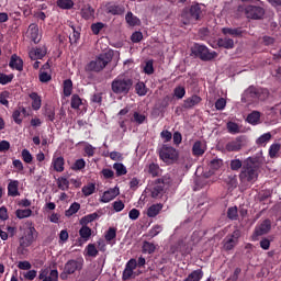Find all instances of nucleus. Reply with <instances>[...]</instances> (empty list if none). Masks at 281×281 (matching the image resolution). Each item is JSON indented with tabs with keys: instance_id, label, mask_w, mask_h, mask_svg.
<instances>
[{
	"instance_id": "obj_19",
	"label": "nucleus",
	"mask_w": 281,
	"mask_h": 281,
	"mask_svg": "<svg viewBox=\"0 0 281 281\" xmlns=\"http://www.w3.org/2000/svg\"><path fill=\"white\" fill-rule=\"evenodd\" d=\"M9 68L23 71V59L16 54L11 55V60H9Z\"/></svg>"
},
{
	"instance_id": "obj_27",
	"label": "nucleus",
	"mask_w": 281,
	"mask_h": 281,
	"mask_svg": "<svg viewBox=\"0 0 281 281\" xmlns=\"http://www.w3.org/2000/svg\"><path fill=\"white\" fill-rule=\"evenodd\" d=\"M29 98L33 100V102H31V106L33 108V110L38 111L42 108L41 95L37 92H31V94H29Z\"/></svg>"
},
{
	"instance_id": "obj_26",
	"label": "nucleus",
	"mask_w": 281,
	"mask_h": 281,
	"mask_svg": "<svg viewBox=\"0 0 281 281\" xmlns=\"http://www.w3.org/2000/svg\"><path fill=\"white\" fill-rule=\"evenodd\" d=\"M7 191L9 196H20L19 180H11V182H9V186L7 187Z\"/></svg>"
},
{
	"instance_id": "obj_62",
	"label": "nucleus",
	"mask_w": 281,
	"mask_h": 281,
	"mask_svg": "<svg viewBox=\"0 0 281 281\" xmlns=\"http://www.w3.org/2000/svg\"><path fill=\"white\" fill-rule=\"evenodd\" d=\"M34 157L27 148L22 149V160L26 164H32Z\"/></svg>"
},
{
	"instance_id": "obj_34",
	"label": "nucleus",
	"mask_w": 281,
	"mask_h": 281,
	"mask_svg": "<svg viewBox=\"0 0 281 281\" xmlns=\"http://www.w3.org/2000/svg\"><path fill=\"white\" fill-rule=\"evenodd\" d=\"M281 150V144L280 143H273L269 147V157L271 159H276L279 157V153Z\"/></svg>"
},
{
	"instance_id": "obj_4",
	"label": "nucleus",
	"mask_w": 281,
	"mask_h": 281,
	"mask_svg": "<svg viewBox=\"0 0 281 281\" xmlns=\"http://www.w3.org/2000/svg\"><path fill=\"white\" fill-rule=\"evenodd\" d=\"M112 60V52L100 54L98 57H95L93 60H90L86 65L85 70L89 72H101Z\"/></svg>"
},
{
	"instance_id": "obj_41",
	"label": "nucleus",
	"mask_w": 281,
	"mask_h": 281,
	"mask_svg": "<svg viewBox=\"0 0 281 281\" xmlns=\"http://www.w3.org/2000/svg\"><path fill=\"white\" fill-rule=\"evenodd\" d=\"M125 21L130 26H137L140 24V20L133 14V12H127L125 15Z\"/></svg>"
},
{
	"instance_id": "obj_5",
	"label": "nucleus",
	"mask_w": 281,
	"mask_h": 281,
	"mask_svg": "<svg viewBox=\"0 0 281 281\" xmlns=\"http://www.w3.org/2000/svg\"><path fill=\"white\" fill-rule=\"evenodd\" d=\"M133 79L117 76L111 82V90L116 95H127L133 88Z\"/></svg>"
},
{
	"instance_id": "obj_37",
	"label": "nucleus",
	"mask_w": 281,
	"mask_h": 281,
	"mask_svg": "<svg viewBox=\"0 0 281 281\" xmlns=\"http://www.w3.org/2000/svg\"><path fill=\"white\" fill-rule=\"evenodd\" d=\"M97 187L93 184V182H89L88 184H85L81 189V192L83 196L88 198L95 193Z\"/></svg>"
},
{
	"instance_id": "obj_36",
	"label": "nucleus",
	"mask_w": 281,
	"mask_h": 281,
	"mask_svg": "<svg viewBox=\"0 0 281 281\" xmlns=\"http://www.w3.org/2000/svg\"><path fill=\"white\" fill-rule=\"evenodd\" d=\"M204 277V272L199 269L191 272L183 281H201Z\"/></svg>"
},
{
	"instance_id": "obj_17",
	"label": "nucleus",
	"mask_w": 281,
	"mask_h": 281,
	"mask_svg": "<svg viewBox=\"0 0 281 281\" xmlns=\"http://www.w3.org/2000/svg\"><path fill=\"white\" fill-rule=\"evenodd\" d=\"M79 234V243H87L90 240L91 236H92V228H90V226L86 225V224H81V227L78 231Z\"/></svg>"
},
{
	"instance_id": "obj_22",
	"label": "nucleus",
	"mask_w": 281,
	"mask_h": 281,
	"mask_svg": "<svg viewBox=\"0 0 281 281\" xmlns=\"http://www.w3.org/2000/svg\"><path fill=\"white\" fill-rule=\"evenodd\" d=\"M164 209V204L159 203V204H151L150 206H148L147 211H146V215L149 218H155L157 215L160 214V212Z\"/></svg>"
},
{
	"instance_id": "obj_45",
	"label": "nucleus",
	"mask_w": 281,
	"mask_h": 281,
	"mask_svg": "<svg viewBox=\"0 0 281 281\" xmlns=\"http://www.w3.org/2000/svg\"><path fill=\"white\" fill-rule=\"evenodd\" d=\"M160 171H161V169H160V166H159L158 164H156V162H150V164L148 165V170H147V172H148V175H150L153 178L159 177Z\"/></svg>"
},
{
	"instance_id": "obj_53",
	"label": "nucleus",
	"mask_w": 281,
	"mask_h": 281,
	"mask_svg": "<svg viewBox=\"0 0 281 281\" xmlns=\"http://www.w3.org/2000/svg\"><path fill=\"white\" fill-rule=\"evenodd\" d=\"M187 94V90L186 87L183 86H177L173 89V95L178 99V100H182Z\"/></svg>"
},
{
	"instance_id": "obj_58",
	"label": "nucleus",
	"mask_w": 281,
	"mask_h": 281,
	"mask_svg": "<svg viewBox=\"0 0 281 281\" xmlns=\"http://www.w3.org/2000/svg\"><path fill=\"white\" fill-rule=\"evenodd\" d=\"M144 74L147 75V76H151V75L155 74L154 60L153 59H149L145 63Z\"/></svg>"
},
{
	"instance_id": "obj_33",
	"label": "nucleus",
	"mask_w": 281,
	"mask_h": 281,
	"mask_svg": "<svg viewBox=\"0 0 281 281\" xmlns=\"http://www.w3.org/2000/svg\"><path fill=\"white\" fill-rule=\"evenodd\" d=\"M80 209H81V205L79 204V202H72V204H70V206L65 211V216L71 217L75 214H77Z\"/></svg>"
},
{
	"instance_id": "obj_40",
	"label": "nucleus",
	"mask_w": 281,
	"mask_h": 281,
	"mask_svg": "<svg viewBox=\"0 0 281 281\" xmlns=\"http://www.w3.org/2000/svg\"><path fill=\"white\" fill-rule=\"evenodd\" d=\"M157 249L156 244H151V241H143L142 251L143 254L153 255Z\"/></svg>"
},
{
	"instance_id": "obj_49",
	"label": "nucleus",
	"mask_w": 281,
	"mask_h": 281,
	"mask_svg": "<svg viewBox=\"0 0 281 281\" xmlns=\"http://www.w3.org/2000/svg\"><path fill=\"white\" fill-rule=\"evenodd\" d=\"M86 160L83 158H78L75 160V162L71 166L72 171H81L86 168Z\"/></svg>"
},
{
	"instance_id": "obj_8",
	"label": "nucleus",
	"mask_w": 281,
	"mask_h": 281,
	"mask_svg": "<svg viewBox=\"0 0 281 281\" xmlns=\"http://www.w3.org/2000/svg\"><path fill=\"white\" fill-rule=\"evenodd\" d=\"M171 183L170 178L167 176H164L162 178H158L155 180V184L151 189V198L153 199H159L164 195L166 187H169Z\"/></svg>"
},
{
	"instance_id": "obj_52",
	"label": "nucleus",
	"mask_w": 281,
	"mask_h": 281,
	"mask_svg": "<svg viewBox=\"0 0 281 281\" xmlns=\"http://www.w3.org/2000/svg\"><path fill=\"white\" fill-rule=\"evenodd\" d=\"M238 217V206H229V209H227V218L231 221H237Z\"/></svg>"
},
{
	"instance_id": "obj_2",
	"label": "nucleus",
	"mask_w": 281,
	"mask_h": 281,
	"mask_svg": "<svg viewBox=\"0 0 281 281\" xmlns=\"http://www.w3.org/2000/svg\"><path fill=\"white\" fill-rule=\"evenodd\" d=\"M270 91L267 88L249 86L241 94V102L254 104L257 102H265L269 99Z\"/></svg>"
},
{
	"instance_id": "obj_21",
	"label": "nucleus",
	"mask_w": 281,
	"mask_h": 281,
	"mask_svg": "<svg viewBox=\"0 0 281 281\" xmlns=\"http://www.w3.org/2000/svg\"><path fill=\"white\" fill-rule=\"evenodd\" d=\"M223 35H229L233 37H243L244 31L241 27H223L222 29Z\"/></svg>"
},
{
	"instance_id": "obj_47",
	"label": "nucleus",
	"mask_w": 281,
	"mask_h": 281,
	"mask_svg": "<svg viewBox=\"0 0 281 281\" xmlns=\"http://www.w3.org/2000/svg\"><path fill=\"white\" fill-rule=\"evenodd\" d=\"M145 121H146V115L143 114V113H139V112H137V111H135V112L133 113V116L131 117V122H132V123H135V124H137V125L144 124Z\"/></svg>"
},
{
	"instance_id": "obj_51",
	"label": "nucleus",
	"mask_w": 281,
	"mask_h": 281,
	"mask_svg": "<svg viewBox=\"0 0 281 281\" xmlns=\"http://www.w3.org/2000/svg\"><path fill=\"white\" fill-rule=\"evenodd\" d=\"M184 245L183 239H178V241L170 247L171 254L183 252Z\"/></svg>"
},
{
	"instance_id": "obj_25",
	"label": "nucleus",
	"mask_w": 281,
	"mask_h": 281,
	"mask_svg": "<svg viewBox=\"0 0 281 281\" xmlns=\"http://www.w3.org/2000/svg\"><path fill=\"white\" fill-rule=\"evenodd\" d=\"M94 13L95 11L90 4H85L80 11L81 18L86 21H89L92 18H94Z\"/></svg>"
},
{
	"instance_id": "obj_20",
	"label": "nucleus",
	"mask_w": 281,
	"mask_h": 281,
	"mask_svg": "<svg viewBox=\"0 0 281 281\" xmlns=\"http://www.w3.org/2000/svg\"><path fill=\"white\" fill-rule=\"evenodd\" d=\"M119 194V189H108V191H104L102 196L100 198V202L109 203L113 201Z\"/></svg>"
},
{
	"instance_id": "obj_64",
	"label": "nucleus",
	"mask_w": 281,
	"mask_h": 281,
	"mask_svg": "<svg viewBox=\"0 0 281 281\" xmlns=\"http://www.w3.org/2000/svg\"><path fill=\"white\" fill-rule=\"evenodd\" d=\"M276 44V38L273 36L263 35L262 36V45L266 47L272 46Z\"/></svg>"
},
{
	"instance_id": "obj_44",
	"label": "nucleus",
	"mask_w": 281,
	"mask_h": 281,
	"mask_svg": "<svg viewBox=\"0 0 281 281\" xmlns=\"http://www.w3.org/2000/svg\"><path fill=\"white\" fill-rule=\"evenodd\" d=\"M106 11L111 15H122L125 10L122 5L112 4L106 8Z\"/></svg>"
},
{
	"instance_id": "obj_56",
	"label": "nucleus",
	"mask_w": 281,
	"mask_h": 281,
	"mask_svg": "<svg viewBox=\"0 0 281 281\" xmlns=\"http://www.w3.org/2000/svg\"><path fill=\"white\" fill-rule=\"evenodd\" d=\"M57 188L61 191L69 190V180L67 178H57Z\"/></svg>"
},
{
	"instance_id": "obj_39",
	"label": "nucleus",
	"mask_w": 281,
	"mask_h": 281,
	"mask_svg": "<svg viewBox=\"0 0 281 281\" xmlns=\"http://www.w3.org/2000/svg\"><path fill=\"white\" fill-rule=\"evenodd\" d=\"M226 128H227V132L232 135H236L241 132L239 124L234 121H228L226 124Z\"/></svg>"
},
{
	"instance_id": "obj_24",
	"label": "nucleus",
	"mask_w": 281,
	"mask_h": 281,
	"mask_svg": "<svg viewBox=\"0 0 281 281\" xmlns=\"http://www.w3.org/2000/svg\"><path fill=\"white\" fill-rule=\"evenodd\" d=\"M52 165L56 172H63L65 170V158L63 156L53 157Z\"/></svg>"
},
{
	"instance_id": "obj_59",
	"label": "nucleus",
	"mask_w": 281,
	"mask_h": 281,
	"mask_svg": "<svg viewBox=\"0 0 281 281\" xmlns=\"http://www.w3.org/2000/svg\"><path fill=\"white\" fill-rule=\"evenodd\" d=\"M224 161L221 158H214L210 161V168L212 170H218L223 167Z\"/></svg>"
},
{
	"instance_id": "obj_1",
	"label": "nucleus",
	"mask_w": 281,
	"mask_h": 281,
	"mask_svg": "<svg viewBox=\"0 0 281 281\" xmlns=\"http://www.w3.org/2000/svg\"><path fill=\"white\" fill-rule=\"evenodd\" d=\"M260 158L259 157H247L244 160L243 168L239 173V180L243 183H254L259 178Z\"/></svg>"
},
{
	"instance_id": "obj_23",
	"label": "nucleus",
	"mask_w": 281,
	"mask_h": 281,
	"mask_svg": "<svg viewBox=\"0 0 281 281\" xmlns=\"http://www.w3.org/2000/svg\"><path fill=\"white\" fill-rule=\"evenodd\" d=\"M217 46L224 49H234L235 41L231 37H221L217 40Z\"/></svg>"
},
{
	"instance_id": "obj_11",
	"label": "nucleus",
	"mask_w": 281,
	"mask_h": 281,
	"mask_svg": "<svg viewBox=\"0 0 281 281\" xmlns=\"http://www.w3.org/2000/svg\"><path fill=\"white\" fill-rule=\"evenodd\" d=\"M37 231L35 226H29L26 228V233H24L23 237H20V247L27 248L32 246V244L35 241V238L37 237Z\"/></svg>"
},
{
	"instance_id": "obj_18",
	"label": "nucleus",
	"mask_w": 281,
	"mask_h": 281,
	"mask_svg": "<svg viewBox=\"0 0 281 281\" xmlns=\"http://www.w3.org/2000/svg\"><path fill=\"white\" fill-rule=\"evenodd\" d=\"M29 38H31V42L34 44H38L41 42L38 24L31 23V25H29Z\"/></svg>"
},
{
	"instance_id": "obj_43",
	"label": "nucleus",
	"mask_w": 281,
	"mask_h": 281,
	"mask_svg": "<svg viewBox=\"0 0 281 281\" xmlns=\"http://www.w3.org/2000/svg\"><path fill=\"white\" fill-rule=\"evenodd\" d=\"M245 161H243L240 158H234L229 162V168L232 171H239L244 168Z\"/></svg>"
},
{
	"instance_id": "obj_46",
	"label": "nucleus",
	"mask_w": 281,
	"mask_h": 281,
	"mask_svg": "<svg viewBox=\"0 0 281 281\" xmlns=\"http://www.w3.org/2000/svg\"><path fill=\"white\" fill-rule=\"evenodd\" d=\"M82 105V99L79 94L74 93L70 98V108L74 110H78Z\"/></svg>"
},
{
	"instance_id": "obj_16",
	"label": "nucleus",
	"mask_w": 281,
	"mask_h": 281,
	"mask_svg": "<svg viewBox=\"0 0 281 281\" xmlns=\"http://www.w3.org/2000/svg\"><path fill=\"white\" fill-rule=\"evenodd\" d=\"M202 102V98L198 94H192L183 100L182 109L192 110Z\"/></svg>"
},
{
	"instance_id": "obj_28",
	"label": "nucleus",
	"mask_w": 281,
	"mask_h": 281,
	"mask_svg": "<svg viewBox=\"0 0 281 281\" xmlns=\"http://www.w3.org/2000/svg\"><path fill=\"white\" fill-rule=\"evenodd\" d=\"M74 82L71 79H65L63 81V94L66 98H69L72 94Z\"/></svg>"
},
{
	"instance_id": "obj_29",
	"label": "nucleus",
	"mask_w": 281,
	"mask_h": 281,
	"mask_svg": "<svg viewBox=\"0 0 281 281\" xmlns=\"http://www.w3.org/2000/svg\"><path fill=\"white\" fill-rule=\"evenodd\" d=\"M100 217L99 213H89L79 220L80 225H88Z\"/></svg>"
},
{
	"instance_id": "obj_63",
	"label": "nucleus",
	"mask_w": 281,
	"mask_h": 281,
	"mask_svg": "<svg viewBox=\"0 0 281 281\" xmlns=\"http://www.w3.org/2000/svg\"><path fill=\"white\" fill-rule=\"evenodd\" d=\"M55 109L53 108H45L44 111V116L49 121V122H54L55 121Z\"/></svg>"
},
{
	"instance_id": "obj_15",
	"label": "nucleus",
	"mask_w": 281,
	"mask_h": 281,
	"mask_svg": "<svg viewBox=\"0 0 281 281\" xmlns=\"http://www.w3.org/2000/svg\"><path fill=\"white\" fill-rule=\"evenodd\" d=\"M207 150L205 140H195L192 145V155L196 158L203 157Z\"/></svg>"
},
{
	"instance_id": "obj_35",
	"label": "nucleus",
	"mask_w": 281,
	"mask_h": 281,
	"mask_svg": "<svg viewBox=\"0 0 281 281\" xmlns=\"http://www.w3.org/2000/svg\"><path fill=\"white\" fill-rule=\"evenodd\" d=\"M113 169L115 170L116 177H122L127 175V168L123 162H114Z\"/></svg>"
},
{
	"instance_id": "obj_50",
	"label": "nucleus",
	"mask_w": 281,
	"mask_h": 281,
	"mask_svg": "<svg viewBox=\"0 0 281 281\" xmlns=\"http://www.w3.org/2000/svg\"><path fill=\"white\" fill-rule=\"evenodd\" d=\"M164 231L162 226L160 224H155L147 233V237L155 238Z\"/></svg>"
},
{
	"instance_id": "obj_61",
	"label": "nucleus",
	"mask_w": 281,
	"mask_h": 281,
	"mask_svg": "<svg viewBox=\"0 0 281 281\" xmlns=\"http://www.w3.org/2000/svg\"><path fill=\"white\" fill-rule=\"evenodd\" d=\"M83 153L88 158H91L95 155V147L89 143H87L83 147Z\"/></svg>"
},
{
	"instance_id": "obj_42",
	"label": "nucleus",
	"mask_w": 281,
	"mask_h": 281,
	"mask_svg": "<svg viewBox=\"0 0 281 281\" xmlns=\"http://www.w3.org/2000/svg\"><path fill=\"white\" fill-rule=\"evenodd\" d=\"M56 5L60 10H71L75 5V2L72 0H56Z\"/></svg>"
},
{
	"instance_id": "obj_9",
	"label": "nucleus",
	"mask_w": 281,
	"mask_h": 281,
	"mask_svg": "<svg viewBox=\"0 0 281 281\" xmlns=\"http://www.w3.org/2000/svg\"><path fill=\"white\" fill-rule=\"evenodd\" d=\"M136 269H137V260L136 259H130L126 262L125 268L122 272V280L123 281H128L131 279H136L137 276L142 274L140 271L135 272Z\"/></svg>"
},
{
	"instance_id": "obj_48",
	"label": "nucleus",
	"mask_w": 281,
	"mask_h": 281,
	"mask_svg": "<svg viewBox=\"0 0 281 281\" xmlns=\"http://www.w3.org/2000/svg\"><path fill=\"white\" fill-rule=\"evenodd\" d=\"M32 209H18V211H15V216H18L20 220L29 218L32 216Z\"/></svg>"
},
{
	"instance_id": "obj_38",
	"label": "nucleus",
	"mask_w": 281,
	"mask_h": 281,
	"mask_svg": "<svg viewBox=\"0 0 281 281\" xmlns=\"http://www.w3.org/2000/svg\"><path fill=\"white\" fill-rule=\"evenodd\" d=\"M29 56L32 60L43 59L46 56V52L43 48L37 47L31 50V54H29Z\"/></svg>"
},
{
	"instance_id": "obj_57",
	"label": "nucleus",
	"mask_w": 281,
	"mask_h": 281,
	"mask_svg": "<svg viewBox=\"0 0 281 281\" xmlns=\"http://www.w3.org/2000/svg\"><path fill=\"white\" fill-rule=\"evenodd\" d=\"M87 256L91 258H95L99 255V250L95 247V244H88L86 247Z\"/></svg>"
},
{
	"instance_id": "obj_3",
	"label": "nucleus",
	"mask_w": 281,
	"mask_h": 281,
	"mask_svg": "<svg viewBox=\"0 0 281 281\" xmlns=\"http://www.w3.org/2000/svg\"><path fill=\"white\" fill-rule=\"evenodd\" d=\"M180 18L183 25L194 24L202 20L203 9L199 3L192 4L182 10Z\"/></svg>"
},
{
	"instance_id": "obj_31",
	"label": "nucleus",
	"mask_w": 281,
	"mask_h": 281,
	"mask_svg": "<svg viewBox=\"0 0 281 281\" xmlns=\"http://www.w3.org/2000/svg\"><path fill=\"white\" fill-rule=\"evenodd\" d=\"M223 248L226 251L233 250L237 246L236 239H233V237H229L228 235L223 239Z\"/></svg>"
},
{
	"instance_id": "obj_12",
	"label": "nucleus",
	"mask_w": 281,
	"mask_h": 281,
	"mask_svg": "<svg viewBox=\"0 0 281 281\" xmlns=\"http://www.w3.org/2000/svg\"><path fill=\"white\" fill-rule=\"evenodd\" d=\"M271 229H272L271 220H263L261 224L256 226L254 231V235H252L254 240H258V237L269 234Z\"/></svg>"
},
{
	"instance_id": "obj_13",
	"label": "nucleus",
	"mask_w": 281,
	"mask_h": 281,
	"mask_svg": "<svg viewBox=\"0 0 281 281\" xmlns=\"http://www.w3.org/2000/svg\"><path fill=\"white\" fill-rule=\"evenodd\" d=\"M83 265H85L83 258H78L76 260H68L64 266L65 273H68L70 276L75 274L76 271L82 270Z\"/></svg>"
},
{
	"instance_id": "obj_32",
	"label": "nucleus",
	"mask_w": 281,
	"mask_h": 281,
	"mask_svg": "<svg viewBox=\"0 0 281 281\" xmlns=\"http://www.w3.org/2000/svg\"><path fill=\"white\" fill-rule=\"evenodd\" d=\"M261 119V114L259 111H252L251 113H249L247 115V123L251 124V125H258V123L260 122Z\"/></svg>"
},
{
	"instance_id": "obj_10",
	"label": "nucleus",
	"mask_w": 281,
	"mask_h": 281,
	"mask_svg": "<svg viewBox=\"0 0 281 281\" xmlns=\"http://www.w3.org/2000/svg\"><path fill=\"white\" fill-rule=\"evenodd\" d=\"M245 15L247 19L255 21L262 20L266 15V10L259 5H247L245 8Z\"/></svg>"
},
{
	"instance_id": "obj_55",
	"label": "nucleus",
	"mask_w": 281,
	"mask_h": 281,
	"mask_svg": "<svg viewBox=\"0 0 281 281\" xmlns=\"http://www.w3.org/2000/svg\"><path fill=\"white\" fill-rule=\"evenodd\" d=\"M271 138H272V134L270 132L265 133L256 139V144L265 145V144L269 143L271 140Z\"/></svg>"
},
{
	"instance_id": "obj_30",
	"label": "nucleus",
	"mask_w": 281,
	"mask_h": 281,
	"mask_svg": "<svg viewBox=\"0 0 281 281\" xmlns=\"http://www.w3.org/2000/svg\"><path fill=\"white\" fill-rule=\"evenodd\" d=\"M116 236H117V229L114 228L113 226H110V228H108V231H105L104 233V239L109 245L112 244V240H114Z\"/></svg>"
},
{
	"instance_id": "obj_60",
	"label": "nucleus",
	"mask_w": 281,
	"mask_h": 281,
	"mask_svg": "<svg viewBox=\"0 0 281 281\" xmlns=\"http://www.w3.org/2000/svg\"><path fill=\"white\" fill-rule=\"evenodd\" d=\"M90 29L93 35H99L100 32L104 29V23L102 22L92 23Z\"/></svg>"
},
{
	"instance_id": "obj_14",
	"label": "nucleus",
	"mask_w": 281,
	"mask_h": 281,
	"mask_svg": "<svg viewBox=\"0 0 281 281\" xmlns=\"http://www.w3.org/2000/svg\"><path fill=\"white\" fill-rule=\"evenodd\" d=\"M244 136H237L225 144V150L227 153H238L244 147Z\"/></svg>"
},
{
	"instance_id": "obj_7",
	"label": "nucleus",
	"mask_w": 281,
	"mask_h": 281,
	"mask_svg": "<svg viewBox=\"0 0 281 281\" xmlns=\"http://www.w3.org/2000/svg\"><path fill=\"white\" fill-rule=\"evenodd\" d=\"M192 54L199 57L202 61H212L217 57V53L215 50L211 52L207 46L201 44L194 45Z\"/></svg>"
},
{
	"instance_id": "obj_6",
	"label": "nucleus",
	"mask_w": 281,
	"mask_h": 281,
	"mask_svg": "<svg viewBox=\"0 0 281 281\" xmlns=\"http://www.w3.org/2000/svg\"><path fill=\"white\" fill-rule=\"evenodd\" d=\"M159 159L166 165L170 166L179 160V150L168 144H162L158 150Z\"/></svg>"
},
{
	"instance_id": "obj_54",
	"label": "nucleus",
	"mask_w": 281,
	"mask_h": 281,
	"mask_svg": "<svg viewBox=\"0 0 281 281\" xmlns=\"http://www.w3.org/2000/svg\"><path fill=\"white\" fill-rule=\"evenodd\" d=\"M13 79H14L13 74L7 75L4 72H0V85L7 86V85L11 83Z\"/></svg>"
}]
</instances>
